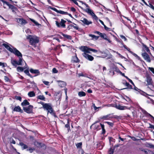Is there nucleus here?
<instances>
[{
	"label": "nucleus",
	"mask_w": 154,
	"mask_h": 154,
	"mask_svg": "<svg viewBox=\"0 0 154 154\" xmlns=\"http://www.w3.org/2000/svg\"><path fill=\"white\" fill-rule=\"evenodd\" d=\"M2 45L11 52L13 53L19 57L18 61L15 59L11 60V63L12 65L15 67H16L18 65H22L23 59L22 54L21 52L15 48H13V49H12L7 44L3 43Z\"/></svg>",
	"instance_id": "f257e3e1"
},
{
	"label": "nucleus",
	"mask_w": 154,
	"mask_h": 154,
	"mask_svg": "<svg viewBox=\"0 0 154 154\" xmlns=\"http://www.w3.org/2000/svg\"><path fill=\"white\" fill-rule=\"evenodd\" d=\"M142 46V56L143 58L149 63L151 62V60L148 54L152 56L151 54L150 50L148 47L144 44L141 41H140Z\"/></svg>",
	"instance_id": "f03ea898"
},
{
	"label": "nucleus",
	"mask_w": 154,
	"mask_h": 154,
	"mask_svg": "<svg viewBox=\"0 0 154 154\" xmlns=\"http://www.w3.org/2000/svg\"><path fill=\"white\" fill-rule=\"evenodd\" d=\"M38 103L41 104L42 106V107L45 110L47 111L48 114L49 113L55 117H57L56 113L53 110L52 106L50 103H45L42 101H40V102H38Z\"/></svg>",
	"instance_id": "7ed1b4c3"
},
{
	"label": "nucleus",
	"mask_w": 154,
	"mask_h": 154,
	"mask_svg": "<svg viewBox=\"0 0 154 154\" xmlns=\"http://www.w3.org/2000/svg\"><path fill=\"white\" fill-rule=\"evenodd\" d=\"M26 38L29 40L30 44L34 48L37 47L36 44L38 43L39 41V38L38 37H34L30 35H29L27 36Z\"/></svg>",
	"instance_id": "20e7f679"
},
{
	"label": "nucleus",
	"mask_w": 154,
	"mask_h": 154,
	"mask_svg": "<svg viewBox=\"0 0 154 154\" xmlns=\"http://www.w3.org/2000/svg\"><path fill=\"white\" fill-rule=\"evenodd\" d=\"M2 3L3 4V7L4 8H6L5 5L8 6L9 8L11 9L13 12H15V11L17 9L16 7L14 6L13 5L9 4L8 2L4 0H0V5H2Z\"/></svg>",
	"instance_id": "39448f33"
},
{
	"label": "nucleus",
	"mask_w": 154,
	"mask_h": 154,
	"mask_svg": "<svg viewBox=\"0 0 154 154\" xmlns=\"http://www.w3.org/2000/svg\"><path fill=\"white\" fill-rule=\"evenodd\" d=\"M80 49L82 51L89 53H90L89 51H92L94 53H97L98 51H97L96 49L89 48L86 46H82L81 47Z\"/></svg>",
	"instance_id": "423d86ee"
},
{
	"label": "nucleus",
	"mask_w": 154,
	"mask_h": 154,
	"mask_svg": "<svg viewBox=\"0 0 154 154\" xmlns=\"http://www.w3.org/2000/svg\"><path fill=\"white\" fill-rule=\"evenodd\" d=\"M66 23V21L63 19L61 20V21L60 22H59L57 21H55V24L56 26L57 27L60 28H66V25L65 23Z\"/></svg>",
	"instance_id": "0eeeda50"
},
{
	"label": "nucleus",
	"mask_w": 154,
	"mask_h": 154,
	"mask_svg": "<svg viewBox=\"0 0 154 154\" xmlns=\"http://www.w3.org/2000/svg\"><path fill=\"white\" fill-rule=\"evenodd\" d=\"M33 106L31 105H29L26 107H23V109L24 111L26 113L30 114L33 112Z\"/></svg>",
	"instance_id": "6e6552de"
},
{
	"label": "nucleus",
	"mask_w": 154,
	"mask_h": 154,
	"mask_svg": "<svg viewBox=\"0 0 154 154\" xmlns=\"http://www.w3.org/2000/svg\"><path fill=\"white\" fill-rule=\"evenodd\" d=\"M11 108L14 112H20V113H22L23 112V110L19 106H15L14 107L13 106H11Z\"/></svg>",
	"instance_id": "1a4fd4ad"
},
{
	"label": "nucleus",
	"mask_w": 154,
	"mask_h": 154,
	"mask_svg": "<svg viewBox=\"0 0 154 154\" xmlns=\"http://www.w3.org/2000/svg\"><path fill=\"white\" fill-rule=\"evenodd\" d=\"M87 52H84V53L82 54V55L84 57L90 61H93L94 59V57L92 56L87 54Z\"/></svg>",
	"instance_id": "9d476101"
},
{
	"label": "nucleus",
	"mask_w": 154,
	"mask_h": 154,
	"mask_svg": "<svg viewBox=\"0 0 154 154\" xmlns=\"http://www.w3.org/2000/svg\"><path fill=\"white\" fill-rule=\"evenodd\" d=\"M120 144H118L117 145H115L114 146H112L113 147L112 148L111 147L109 149L108 151V154H113L114 153V151L115 149L116 148H117L119 147L120 146Z\"/></svg>",
	"instance_id": "9b49d317"
},
{
	"label": "nucleus",
	"mask_w": 154,
	"mask_h": 154,
	"mask_svg": "<svg viewBox=\"0 0 154 154\" xmlns=\"http://www.w3.org/2000/svg\"><path fill=\"white\" fill-rule=\"evenodd\" d=\"M146 81L147 82L146 85H152V78L148 75L146 76Z\"/></svg>",
	"instance_id": "f8f14e48"
},
{
	"label": "nucleus",
	"mask_w": 154,
	"mask_h": 154,
	"mask_svg": "<svg viewBox=\"0 0 154 154\" xmlns=\"http://www.w3.org/2000/svg\"><path fill=\"white\" fill-rule=\"evenodd\" d=\"M17 21L18 23H20L22 25H25L28 23L26 20L23 18H17Z\"/></svg>",
	"instance_id": "ddd939ff"
},
{
	"label": "nucleus",
	"mask_w": 154,
	"mask_h": 154,
	"mask_svg": "<svg viewBox=\"0 0 154 154\" xmlns=\"http://www.w3.org/2000/svg\"><path fill=\"white\" fill-rule=\"evenodd\" d=\"M116 109L120 110H124L127 109V107L125 106H122L119 104H115V106H114Z\"/></svg>",
	"instance_id": "4468645a"
},
{
	"label": "nucleus",
	"mask_w": 154,
	"mask_h": 154,
	"mask_svg": "<svg viewBox=\"0 0 154 154\" xmlns=\"http://www.w3.org/2000/svg\"><path fill=\"white\" fill-rule=\"evenodd\" d=\"M81 21L85 25H88L89 24H91L92 23V21H88V20L85 18H84L83 20H81Z\"/></svg>",
	"instance_id": "2eb2a0df"
},
{
	"label": "nucleus",
	"mask_w": 154,
	"mask_h": 154,
	"mask_svg": "<svg viewBox=\"0 0 154 154\" xmlns=\"http://www.w3.org/2000/svg\"><path fill=\"white\" fill-rule=\"evenodd\" d=\"M58 83V85L59 87L61 88L65 87L66 85V83L65 82L60 80L57 81Z\"/></svg>",
	"instance_id": "dca6fc26"
},
{
	"label": "nucleus",
	"mask_w": 154,
	"mask_h": 154,
	"mask_svg": "<svg viewBox=\"0 0 154 154\" xmlns=\"http://www.w3.org/2000/svg\"><path fill=\"white\" fill-rule=\"evenodd\" d=\"M60 33L63 36L64 40L67 39L71 40L72 39V37L71 35L64 34L62 32H61Z\"/></svg>",
	"instance_id": "f3484780"
},
{
	"label": "nucleus",
	"mask_w": 154,
	"mask_h": 154,
	"mask_svg": "<svg viewBox=\"0 0 154 154\" xmlns=\"http://www.w3.org/2000/svg\"><path fill=\"white\" fill-rule=\"evenodd\" d=\"M125 82H123L122 83L123 84L125 85L126 86H127V87L125 88H124L122 89H133L132 86L130 85L129 83L127 82H126V81H125Z\"/></svg>",
	"instance_id": "a211bd4d"
},
{
	"label": "nucleus",
	"mask_w": 154,
	"mask_h": 154,
	"mask_svg": "<svg viewBox=\"0 0 154 154\" xmlns=\"http://www.w3.org/2000/svg\"><path fill=\"white\" fill-rule=\"evenodd\" d=\"M29 71L32 73L37 74L36 75L40 74V71L38 69H34L32 68H31L29 69Z\"/></svg>",
	"instance_id": "6ab92c4d"
},
{
	"label": "nucleus",
	"mask_w": 154,
	"mask_h": 154,
	"mask_svg": "<svg viewBox=\"0 0 154 154\" xmlns=\"http://www.w3.org/2000/svg\"><path fill=\"white\" fill-rule=\"evenodd\" d=\"M72 61L73 63H78L80 62V60L78 58L77 55H76L72 57Z\"/></svg>",
	"instance_id": "aec40b11"
},
{
	"label": "nucleus",
	"mask_w": 154,
	"mask_h": 154,
	"mask_svg": "<svg viewBox=\"0 0 154 154\" xmlns=\"http://www.w3.org/2000/svg\"><path fill=\"white\" fill-rule=\"evenodd\" d=\"M108 139L110 145H112V146H114L113 144L115 141V139L111 137H109Z\"/></svg>",
	"instance_id": "412c9836"
},
{
	"label": "nucleus",
	"mask_w": 154,
	"mask_h": 154,
	"mask_svg": "<svg viewBox=\"0 0 154 154\" xmlns=\"http://www.w3.org/2000/svg\"><path fill=\"white\" fill-rule=\"evenodd\" d=\"M65 127L67 128L68 132L71 131V129L70 127V123L69 119H67V123L65 125Z\"/></svg>",
	"instance_id": "4be33fe9"
},
{
	"label": "nucleus",
	"mask_w": 154,
	"mask_h": 154,
	"mask_svg": "<svg viewBox=\"0 0 154 154\" xmlns=\"http://www.w3.org/2000/svg\"><path fill=\"white\" fill-rule=\"evenodd\" d=\"M109 114L107 115L101 116L99 117V119L101 120H109Z\"/></svg>",
	"instance_id": "5701e85b"
},
{
	"label": "nucleus",
	"mask_w": 154,
	"mask_h": 154,
	"mask_svg": "<svg viewBox=\"0 0 154 154\" xmlns=\"http://www.w3.org/2000/svg\"><path fill=\"white\" fill-rule=\"evenodd\" d=\"M100 127L102 129V131L101 132V134L104 135L106 133V131L105 128V126L103 124H102L101 123H100Z\"/></svg>",
	"instance_id": "b1692460"
},
{
	"label": "nucleus",
	"mask_w": 154,
	"mask_h": 154,
	"mask_svg": "<svg viewBox=\"0 0 154 154\" xmlns=\"http://www.w3.org/2000/svg\"><path fill=\"white\" fill-rule=\"evenodd\" d=\"M30 103L27 100H25L21 103V105L23 106H25L27 105H29Z\"/></svg>",
	"instance_id": "393cba45"
},
{
	"label": "nucleus",
	"mask_w": 154,
	"mask_h": 154,
	"mask_svg": "<svg viewBox=\"0 0 154 154\" xmlns=\"http://www.w3.org/2000/svg\"><path fill=\"white\" fill-rule=\"evenodd\" d=\"M85 11L88 14L91 15V16H92L94 13V12H93V11L89 8H87L86 9H85Z\"/></svg>",
	"instance_id": "a878e982"
},
{
	"label": "nucleus",
	"mask_w": 154,
	"mask_h": 154,
	"mask_svg": "<svg viewBox=\"0 0 154 154\" xmlns=\"http://www.w3.org/2000/svg\"><path fill=\"white\" fill-rule=\"evenodd\" d=\"M19 145L20 146H23V147H22L23 149H26L28 148V146L27 145H26V144H24L23 143V142H20Z\"/></svg>",
	"instance_id": "bb28decb"
},
{
	"label": "nucleus",
	"mask_w": 154,
	"mask_h": 154,
	"mask_svg": "<svg viewBox=\"0 0 154 154\" xmlns=\"http://www.w3.org/2000/svg\"><path fill=\"white\" fill-rule=\"evenodd\" d=\"M28 95L30 97H32L35 96V93L34 91H31L28 92Z\"/></svg>",
	"instance_id": "cd10ccee"
},
{
	"label": "nucleus",
	"mask_w": 154,
	"mask_h": 154,
	"mask_svg": "<svg viewBox=\"0 0 154 154\" xmlns=\"http://www.w3.org/2000/svg\"><path fill=\"white\" fill-rule=\"evenodd\" d=\"M29 19L30 21L32 22L35 25L38 26L39 25H41V24H39L38 22L35 21L34 19L31 18H29Z\"/></svg>",
	"instance_id": "c85d7f7f"
},
{
	"label": "nucleus",
	"mask_w": 154,
	"mask_h": 154,
	"mask_svg": "<svg viewBox=\"0 0 154 154\" xmlns=\"http://www.w3.org/2000/svg\"><path fill=\"white\" fill-rule=\"evenodd\" d=\"M109 114V120L112 119H116L118 118V116L116 115H113L112 114Z\"/></svg>",
	"instance_id": "c756f323"
},
{
	"label": "nucleus",
	"mask_w": 154,
	"mask_h": 154,
	"mask_svg": "<svg viewBox=\"0 0 154 154\" xmlns=\"http://www.w3.org/2000/svg\"><path fill=\"white\" fill-rule=\"evenodd\" d=\"M25 68V67L19 66L17 67V70L18 72H22Z\"/></svg>",
	"instance_id": "7c9ffc66"
},
{
	"label": "nucleus",
	"mask_w": 154,
	"mask_h": 154,
	"mask_svg": "<svg viewBox=\"0 0 154 154\" xmlns=\"http://www.w3.org/2000/svg\"><path fill=\"white\" fill-rule=\"evenodd\" d=\"M94 125V129L97 130V131H98L100 130V125L95 124Z\"/></svg>",
	"instance_id": "2f4dec72"
},
{
	"label": "nucleus",
	"mask_w": 154,
	"mask_h": 154,
	"mask_svg": "<svg viewBox=\"0 0 154 154\" xmlns=\"http://www.w3.org/2000/svg\"><path fill=\"white\" fill-rule=\"evenodd\" d=\"M37 99H39L42 100L44 101L45 100V98L43 95H39L37 97Z\"/></svg>",
	"instance_id": "473e14b6"
},
{
	"label": "nucleus",
	"mask_w": 154,
	"mask_h": 154,
	"mask_svg": "<svg viewBox=\"0 0 154 154\" xmlns=\"http://www.w3.org/2000/svg\"><path fill=\"white\" fill-rule=\"evenodd\" d=\"M78 95L80 97H84L86 95V93L84 91H80L78 93Z\"/></svg>",
	"instance_id": "72a5a7b5"
},
{
	"label": "nucleus",
	"mask_w": 154,
	"mask_h": 154,
	"mask_svg": "<svg viewBox=\"0 0 154 154\" xmlns=\"http://www.w3.org/2000/svg\"><path fill=\"white\" fill-rule=\"evenodd\" d=\"M24 72L27 75L31 78H32L33 77L30 74L29 70L28 69H26L24 71Z\"/></svg>",
	"instance_id": "f704fd0d"
},
{
	"label": "nucleus",
	"mask_w": 154,
	"mask_h": 154,
	"mask_svg": "<svg viewBox=\"0 0 154 154\" xmlns=\"http://www.w3.org/2000/svg\"><path fill=\"white\" fill-rule=\"evenodd\" d=\"M134 86V88H133L132 89L134 90L137 92V94H138V93H140L142 91H141L140 90V89H138L136 87L135 85Z\"/></svg>",
	"instance_id": "c9c22d12"
},
{
	"label": "nucleus",
	"mask_w": 154,
	"mask_h": 154,
	"mask_svg": "<svg viewBox=\"0 0 154 154\" xmlns=\"http://www.w3.org/2000/svg\"><path fill=\"white\" fill-rule=\"evenodd\" d=\"M89 36L92 37L93 38H94L95 40H97L99 38V36H97L94 35L89 34Z\"/></svg>",
	"instance_id": "e433bc0d"
},
{
	"label": "nucleus",
	"mask_w": 154,
	"mask_h": 154,
	"mask_svg": "<svg viewBox=\"0 0 154 154\" xmlns=\"http://www.w3.org/2000/svg\"><path fill=\"white\" fill-rule=\"evenodd\" d=\"M131 54H132L133 56H134V57H136L137 59H138L139 60H140V57L138 56L136 54H135V53H134L132 51H130V52Z\"/></svg>",
	"instance_id": "4c0bfd02"
},
{
	"label": "nucleus",
	"mask_w": 154,
	"mask_h": 154,
	"mask_svg": "<svg viewBox=\"0 0 154 154\" xmlns=\"http://www.w3.org/2000/svg\"><path fill=\"white\" fill-rule=\"evenodd\" d=\"M75 128L76 129V130L75 131L78 133H80L81 127L80 126H78L75 127Z\"/></svg>",
	"instance_id": "58836bf2"
},
{
	"label": "nucleus",
	"mask_w": 154,
	"mask_h": 154,
	"mask_svg": "<svg viewBox=\"0 0 154 154\" xmlns=\"http://www.w3.org/2000/svg\"><path fill=\"white\" fill-rule=\"evenodd\" d=\"M76 146L77 148H82V143L80 142L76 144Z\"/></svg>",
	"instance_id": "ea45409f"
},
{
	"label": "nucleus",
	"mask_w": 154,
	"mask_h": 154,
	"mask_svg": "<svg viewBox=\"0 0 154 154\" xmlns=\"http://www.w3.org/2000/svg\"><path fill=\"white\" fill-rule=\"evenodd\" d=\"M100 36L104 39H105V38H106L107 37V36L104 33H101L100 35Z\"/></svg>",
	"instance_id": "a19ab883"
},
{
	"label": "nucleus",
	"mask_w": 154,
	"mask_h": 154,
	"mask_svg": "<svg viewBox=\"0 0 154 154\" xmlns=\"http://www.w3.org/2000/svg\"><path fill=\"white\" fill-rule=\"evenodd\" d=\"M58 13L63 15H66V14H67V12L61 10H59Z\"/></svg>",
	"instance_id": "79ce46f5"
},
{
	"label": "nucleus",
	"mask_w": 154,
	"mask_h": 154,
	"mask_svg": "<svg viewBox=\"0 0 154 154\" xmlns=\"http://www.w3.org/2000/svg\"><path fill=\"white\" fill-rule=\"evenodd\" d=\"M146 146L151 148H153L154 149V145H153V144L150 143H147Z\"/></svg>",
	"instance_id": "37998d69"
},
{
	"label": "nucleus",
	"mask_w": 154,
	"mask_h": 154,
	"mask_svg": "<svg viewBox=\"0 0 154 154\" xmlns=\"http://www.w3.org/2000/svg\"><path fill=\"white\" fill-rule=\"evenodd\" d=\"M105 123L107 124L108 125L111 127H112L114 125V123L113 122H105Z\"/></svg>",
	"instance_id": "c03bdc74"
},
{
	"label": "nucleus",
	"mask_w": 154,
	"mask_h": 154,
	"mask_svg": "<svg viewBox=\"0 0 154 154\" xmlns=\"http://www.w3.org/2000/svg\"><path fill=\"white\" fill-rule=\"evenodd\" d=\"M113 69L114 70L116 71V72L120 73L121 71L119 70V69L118 68V67L116 66L115 67L113 68Z\"/></svg>",
	"instance_id": "a18cd8bd"
},
{
	"label": "nucleus",
	"mask_w": 154,
	"mask_h": 154,
	"mask_svg": "<svg viewBox=\"0 0 154 154\" xmlns=\"http://www.w3.org/2000/svg\"><path fill=\"white\" fill-rule=\"evenodd\" d=\"M35 149L34 148H29L27 149V151H29L30 153H32Z\"/></svg>",
	"instance_id": "49530a36"
},
{
	"label": "nucleus",
	"mask_w": 154,
	"mask_h": 154,
	"mask_svg": "<svg viewBox=\"0 0 154 154\" xmlns=\"http://www.w3.org/2000/svg\"><path fill=\"white\" fill-rule=\"evenodd\" d=\"M125 78L127 79L128 80L129 82H130L133 86H134V83L131 79L129 78L127 76L125 77Z\"/></svg>",
	"instance_id": "de8ad7c7"
},
{
	"label": "nucleus",
	"mask_w": 154,
	"mask_h": 154,
	"mask_svg": "<svg viewBox=\"0 0 154 154\" xmlns=\"http://www.w3.org/2000/svg\"><path fill=\"white\" fill-rule=\"evenodd\" d=\"M4 79L5 82H8L10 81V79L7 76H5L4 77Z\"/></svg>",
	"instance_id": "09e8293b"
},
{
	"label": "nucleus",
	"mask_w": 154,
	"mask_h": 154,
	"mask_svg": "<svg viewBox=\"0 0 154 154\" xmlns=\"http://www.w3.org/2000/svg\"><path fill=\"white\" fill-rule=\"evenodd\" d=\"M49 8H50L51 9V10H53L54 11H55L57 13H58V11H59V10H57L56 8H54L50 7Z\"/></svg>",
	"instance_id": "8fccbe9b"
},
{
	"label": "nucleus",
	"mask_w": 154,
	"mask_h": 154,
	"mask_svg": "<svg viewBox=\"0 0 154 154\" xmlns=\"http://www.w3.org/2000/svg\"><path fill=\"white\" fill-rule=\"evenodd\" d=\"M15 98L17 100H19L20 101H21L22 100V98L20 96H15Z\"/></svg>",
	"instance_id": "3c124183"
},
{
	"label": "nucleus",
	"mask_w": 154,
	"mask_h": 154,
	"mask_svg": "<svg viewBox=\"0 0 154 154\" xmlns=\"http://www.w3.org/2000/svg\"><path fill=\"white\" fill-rule=\"evenodd\" d=\"M93 18H94L95 20H97L98 19V17L94 13L91 16Z\"/></svg>",
	"instance_id": "603ef678"
},
{
	"label": "nucleus",
	"mask_w": 154,
	"mask_h": 154,
	"mask_svg": "<svg viewBox=\"0 0 154 154\" xmlns=\"http://www.w3.org/2000/svg\"><path fill=\"white\" fill-rule=\"evenodd\" d=\"M123 47L125 48L128 51H129V53L130 52V51H130V49L129 48H128L125 45H124Z\"/></svg>",
	"instance_id": "864d4df0"
},
{
	"label": "nucleus",
	"mask_w": 154,
	"mask_h": 154,
	"mask_svg": "<svg viewBox=\"0 0 154 154\" xmlns=\"http://www.w3.org/2000/svg\"><path fill=\"white\" fill-rule=\"evenodd\" d=\"M123 47L125 48L128 51H129V53L130 52V51H130V49L129 48H128L125 45H124Z\"/></svg>",
	"instance_id": "5fc2aeb1"
},
{
	"label": "nucleus",
	"mask_w": 154,
	"mask_h": 154,
	"mask_svg": "<svg viewBox=\"0 0 154 154\" xmlns=\"http://www.w3.org/2000/svg\"><path fill=\"white\" fill-rule=\"evenodd\" d=\"M120 36L122 39H124L125 41H127V38L123 35H120Z\"/></svg>",
	"instance_id": "6e6d98bb"
},
{
	"label": "nucleus",
	"mask_w": 154,
	"mask_h": 154,
	"mask_svg": "<svg viewBox=\"0 0 154 154\" xmlns=\"http://www.w3.org/2000/svg\"><path fill=\"white\" fill-rule=\"evenodd\" d=\"M53 72L54 73H57L58 72V70L55 68H54L52 69Z\"/></svg>",
	"instance_id": "4d7b16f0"
},
{
	"label": "nucleus",
	"mask_w": 154,
	"mask_h": 154,
	"mask_svg": "<svg viewBox=\"0 0 154 154\" xmlns=\"http://www.w3.org/2000/svg\"><path fill=\"white\" fill-rule=\"evenodd\" d=\"M148 69L154 74V68L149 67L148 68Z\"/></svg>",
	"instance_id": "13d9d810"
},
{
	"label": "nucleus",
	"mask_w": 154,
	"mask_h": 154,
	"mask_svg": "<svg viewBox=\"0 0 154 154\" xmlns=\"http://www.w3.org/2000/svg\"><path fill=\"white\" fill-rule=\"evenodd\" d=\"M98 120L96 121L94 123H93L92 125L90 127L91 128L92 126L96 124V123H99L100 121V119H99V118L98 119Z\"/></svg>",
	"instance_id": "bf43d9fd"
},
{
	"label": "nucleus",
	"mask_w": 154,
	"mask_h": 154,
	"mask_svg": "<svg viewBox=\"0 0 154 154\" xmlns=\"http://www.w3.org/2000/svg\"><path fill=\"white\" fill-rule=\"evenodd\" d=\"M71 1L73 2L75 5L78 6L79 7L81 8V7L79 5L78 2H77L76 0H72Z\"/></svg>",
	"instance_id": "052dcab7"
},
{
	"label": "nucleus",
	"mask_w": 154,
	"mask_h": 154,
	"mask_svg": "<svg viewBox=\"0 0 154 154\" xmlns=\"http://www.w3.org/2000/svg\"><path fill=\"white\" fill-rule=\"evenodd\" d=\"M148 6L151 8L152 10H154V6L153 5L149 3V5H148Z\"/></svg>",
	"instance_id": "680f3d73"
},
{
	"label": "nucleus",
	"mask_w": 154,
	"mask_h": 154,
	"mask_svg": "<svg viewBox=\"0 0 154 154\" xmlns=\"http://www.w3.org/2000/svg\"><path fill=\"white\" fill-rule=\"evenodd\" d=\"M0 66H2V68H4L5 67V63L1 62H0Z\"/></svg>",
	"instance_id": "e2e57ef3"
},
{
	"label": "nucleus",
	"mask_w": 154,
	"mask_h": 154,
	"mask_svg": "<svg viewBox=\"0 0 154 154\" xmlns=\"http://www.w3.org/2000/svg\"><path fill=\"white\" fill-rule=\"evenodd\" d=\"M80 2L82 3V4H84V5H85L86 6V8H89V6L87 4L83 2L82 1H80Z\"/></svg>",
	"instance_id": "0e129e2a"
},
{
	"label": "nucleus",
	"mask_w": 154,
	"mask_h": 154,
	"mask_svg": "<svg viewBox=\"0 0 154 154\" xmlns=\"http://www.w3.org/2000/svg\"><path fill=\"white\" fill-rule=\"evenodd\" d=\"M72 25L70 24L68 26L67 29H68V30H69L70 29L72 28Z\"/></svg>",
	"instance_id": "69168bd1"
},
{
	"label": "nucleus",
	"mask_w": 154,
	"mask_h": 154,
	"mask_svg": "<svg viewBox=\"0 0 154 154\" xmlns=\"http://www.w3.org/2000/svg\"><path fill=\"white\" fill-rule=\"evenodd\" d=\"M43 82L44 83V84L46 85H49V82L48 81H43Z\"/></svg>",
	"instance_id": "338daca9"
},
{
	"label": "nucleus",
	"mask_w": 154,
	"mask_h": 154,
	"mask_svg": "<svg viewBox=\"0 0 154 154\" xmlns=\"http://www.w3.org/2000/svg\"><path fill=\"white\" fill-rule=\"evenodd\" d=\"M71 10L73 12H75L76 11L75 9L73 7H72L71 8Z\"/></svg>",
	"instance_id": "774afa93"
}]
</instances>
